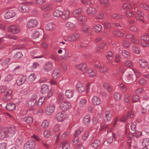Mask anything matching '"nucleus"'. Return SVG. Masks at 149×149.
Returning <instances> with one entry per match:
<instances>
[{"label":"nucleus","instance_id":"nucleus-47","mask_svg":"<svg viewBox=\"0 0 149 149\" xmlns=\"http://www.w3.org/2000/svg\"><path fill=\"white\" fill-rule=\"evenodd\" d=\"M123 56L125 57L129 58L130 57V54L129 52L126 50H124L122 52Z\"/></svg>","mask_w":149,"mask_h":149},{"label":"nucleus","instance_id":"nucleus-5","mask_svg":"<svg viewBox=\"0 0 149 149\" xmlns=\"http://www.w3.org/2000/svg\"><path fill=\"white\" fill-rule=\"evenodd\" d=\"M71 107V105L69 102L65 101L61 103L60 105V108L63 111H66Z\"/></svg>","mask_w":149,"mask_h":149},{"label":"nucleus","instance_id":"nucleus-16","mask_svg":"<svg viewBox=\"0 0 149 149\" xmlns=\"http://www.w3.org/2000/svg\"><path fill=\"white\" fill-rule=\"evenodd\" d=\"M38 96L36 95H33L32 96L30 100L28 102V104L30 107H33L36 102V100Z\"/></svg>","mask_w":149,"mask_h":149},{"label":"nucleus","instance_id":"nucleus-28","mask_svg":"<svg viewBox=\"0 0 149 149\" xmlns=\"http://www.w3.org/2000/svg\"><path fill=\"white\" fill-rule=\"evenodd\" d=\"M7 110L10 111H13L15 110L16 108V104L13 103H9L6 106Z\"/></svg>","mask_w":149,"mask_h":149},{"label":"nucleus","instance_id":"nucleus-20","mask_svg":"<svg viewBox=\"0 0 149 149\" xmlns=\"http://www.w3.org/2000/svg\"><path fill=\"white\" fill-rule=\"evenodd\" d=\"M60 146L62 149H70V145L68 141L65 140L63 141L60 144Z\"/></svg>","mask_w":149,"mask_h":149},{"label":"nucleus","instance_id":"nucleus-12","mask_svg":"<svg viewBox=\"0 0 149 149\" xmlns=\"http://www.w3.org/2000/svg\"><path fill=\"white\" fill-rule=\"evenodd\" d=\"M18 9L20 11L24 13L28 12L30 10V7L27 4L19 6Z\"/></svg>","mask_w":149,"mask_h":149},{"label":"nucleus","instance_id":"nucleus-10","mask_svg":"<svg viewBox=\"0 0 149 149\" xmlns=\"http://www.w3.org/2000/svg\"><path fill=\"white\" fill-rule=\"evenodd\" d=\"M53 5L50 3L44 4L41 6L40 9L41 10L45 11H49L53 9Z\"/></svg>","mask_w":149,"mask_h":149},{"label":"nucleus","instance_id":"nucleus-21","mask_svg":"<svg viewBox=\"0 0 149 149\" xmlns=\"http://www.w3.org/2000/svg\"><path fill=\"white\" fill-rule=\"evenodd\" d=\"M56 27V26L54 23L50 22L47 24L45 28L47 31H51L55 29Z\"/></svg>","mask_w":149,"mask_h":149},{"label":"nucleus","instance_id":"nucleus-57","mask_svg":"<svg viewBox=\"0 0 149 149\" xmlns=\"http://www.w3.org/2000/svg\"><path fill=\"white\" fill-rule=\"evenodd\" d=\"M40 35V33L39 32L36 31L33 34L32 38L33 39H36L38 38Z\"/></svg>","mask_w":149,"mask_h":149},{"label":"nucleus","instance_id":"nucleus-41","mask_svg":"<svg viewBox=\"0 0 149 149\" xmlns=\"http://www.w3.org/2000/svg\"><path fill=\"white\" fill-rule=\"evenodd\" d=\"M59 71L57 69H55L53 71L52 76L54 78H57L59 75Z\"/></svg>","mask_w":149,"mask_h":149},{"label":"nucleus","instance_id":"nucleus-46","mask_svg":"<svg viewBox=\"0 0 149 149\" xmlns=\"http://www.w3.org/2000/svg\"><path fill=\"white\" fill-rule=\"evenodd\" d=\"M49 123L47 120H45L42 124V127L44 129L47 128L49 126Z\"/></svg>","mask_w":149,"mask_h":149},{"label":"nucleus","instance_id":"nucleus-48","mask_svg":"<svg viewBox=\"0 0 149 149\" xmlns=\"http://www.w3.org/2000/svg\"><path fill=\"white\" fill-rule=\"evenodd\" d=\"M113 34L118 37H122L124 35V33L118 30H115L113 32Z\"/></svg>","mask_w":149,"mask_h":149},{"label":"nucleus","instance_id":"nucleus-58","mask_svg":"<svg viewBox=\"0 0 149 149\" xmlns=\"http://www.w3.org/2000/svg\"><path fill=\"white\" fill-rule=\"evenodd\" d=\"M113 139H116L115 136L113 133L112 134V136L109 137L107 139V143H111L113 141Z\"/></svg>","mask_w":149,"mask_h":149},{"label":"nucleus","instance_id":"nucleus-29","mask_svg":"<svg viewBox=\"0 0 149 149\" xmlns=\"http://www.w3.org/2000/svg\"><path fill=\"white\" fill-rule=\"evenodd\" d=\"M82 30L84 32H87L89 33H92L93 32L92 29L87 26H83Z\"/></svg>","mask_w":149,"mask_h":149},{"label":"nucleus","instance_id":"nucleus-25","mask_svg":"<svg viewBox=\"0 0 149 149\" xmlns=\"http://www.w3.org/2000/svg\"><path fill=\"white\" fill-rule=\"evenodd\" d=\"M139 63L140 66L142 68H145L148 65L147 61L143 59H139Z\"/></svg>","mask_w":149,"mask_h":149},{"label":"nucleus","instance_id":"nucleus-39","mask_svg":"<svg viewBox=\"0 0 149 149\" xmlns=\"http://www.w3.org/2000/svg\"><path fill=\"white\" fill-rule=\"evenodd\" d=\"M66 26L70 29H73L76 26L75 24L69 22H68L66 23Z\"/></svg>","mask_w":149,"mask_h":149},{"label":"nucleus","instance_id":"nucleus-15","mask_svg":"<svg viewBox=\"0 0 149 149\" xmlns=\"http://www.w3.org/2000/svg\"><path fill=\"white\" fill-rule=\"evenodd\" d=\"M53 65L52 62H46L43 66V69L46 72H49L52 70L53 68Z\"/></svg>","mask_w":149,"mask_h":149},{"label":"nucleus","instance_id":"nucleus-7","mask_svg":"<svg viewBox=\"0 0 149 149\" xmlns=\"http://www.w3.org/2000/svg\"><path fill=\"white\" fill-rule=\"evenodd\" d=\"M80 35L78 33H74L70 35L68 37V40L71 42H74L79 40Z\"/></svg>","mask_w":149,"mask_h":149},{"label":"nucleus","instance_id":"nucleus-43","mask_svg":"<svg viewBox=\"0 0 149 149\" xmlns=\"http://www.w3.org/2000/svg\"><path fill=\"white\" fill-rule=\"evenodd\" d=\"M23 55L21 52H17L13 56V58L16 60H18L19 58H22Z\"/></svg>","mask_w":149,"mask_h":149},{"label":"nucleus","instance_id":"nucleus-55","mask_svg":"<svg viewBox=\"0 0 149 149\" xmlns=\"http://www.w3.org/2000/svg\"><path fill=\"white\" fill-rule=\"evenodd\" d=\"M45 100V98L44 97H41L37 102V104L39 106L41 105L44 103Z\"/></svg>","mask_w":149,"mask_h":149},{"label":"nucleus","instance_id":"nucleus-8","mask_svg":"<svg viewBox=\"0 0 149 149\" xmlns=\"http://www.w3.org/2000/svg\"><path fill=\"white\" fill-rule=\"evenodd\" d=\"M77 68L81 70L84 74L86 73L87 70V65L86 63H82L77 64L76 65Z\"/></svg>","mask_w":149,"mask_h":149},{"label":"nucleus","instance_id":"nucleus-4","mask_svg":"<svg viewBox=\"0 0 149 149\" xmlns=\"http://www.w3.org/2000/svg\"><path fill=\"white\" fill-rule=\"evenodd\" d=\"M35 141L33 140L27 141L24 144V149H33L35 147Z\"/></svg>","mask_w":149,"mask_h":149},{"label":"nucleus","instance_id":"nucleus-45","mask_svg":"<svg viewBox=\"0 0 149 149\" xmlns=\"http://www.w3.org/2000/svg\"><path fill=\"white\" fill-rule=\"evenodd\" d=\"M133 73V72H130L127 76L128 78L131 81H134L135 79V75Z\"/></svg>","mask_w":149,"mask_h":149},{"label":"nucleus","instance_id":"nucleus-56","mask_svg":"<svg viewBox=\"0 0 149 149\" xmlns=\"http://www.w3.org/2000/svg\"><path fill=\"white\" fill-rule=\"evenodd\" d=\"M124 65L125 66L130 68L132 67L133 63L131 61L128 60L125 62Z\"/></svg>","mask_w":149,"mask_h":149},{"label":"nucleus","instance_id":"nucleus-44","mask_svg":"<svg viewBox=\"0 0 149 149\" xmlns=\"http://www.w3.org/2000/svg\"><path fill=\"white\" fill-rule=\"evenodd\" d=\"M24 120L28 123H31L33 122V118L30 116H26L24 118Z\"/></svg>","mask_w":149,"mask_h":149},{"label":"nucleus","instance_id":"nucleus-42","mask_svg":"<svg viewBox=\"0 0 149 149\" xmlns=\"http://www.w3.org/2000/svg\"><path fill=\"white\" fill-rule=\"evenodd\" d=\"M48 90V86L46 84H44L42 86L40 91L43 94L47 93Z\"/></svg>","mask_w":149,"mask_h":149},{"label":"nucleus","instance_id":"nucleus-32","mask_svg":"<svg viewBox=\"0 0 149 149\" xmlns=\"http://www.w3.org/2000/svg\"><path fill=\"white\" fill-rule=\"evenodd\" d=\"M87 103V100L85 98L81 99L78 103V105L80 107L85 106Z\"/></svg>","mask_w":149,"mask_h":149},{"label":"nucleus","instance_id":"nucleus-49","mask_svg":"<svg viewBox=\"0 0 149 149\" xmlns=\"http://www.w3.org/2000/svg\"><path fill=\"white\" fill-rule=\"evenodd\" d=\"M51 134V131L50 130H46L44 133V136L46 138H49Z\"/></svg>","mask_w":149,"mask_h":149},{"label":"nucleus","instance_id":"nucleus-24","mask_svg":"<svg viewBox=\"0 0 149 149\" xmlns=\"http://www.w3.org/2000/svg\"><path fill=\"white\" fill-rule=\"evenodd\" d=\"M91 119V117L90 115L87 114L83 118V123L84 124L86 125H89Z\"/></svg>","mask_w":149,"mask_h":149},{"label":"nucleus","instance_id":"nucleus-27","mask_svg":"<svg viewBox=\"0 0 149 149\" xmlns=\"http://www.w3.org/2000/svg\"><path fill=\"white\" fill-rule=\"evenodd\" d=\"M63 14L61 15L62 18L64 20H67L70 18V13L68 10H64L62 12Z\"/></svg>","mask_w":149,"mask_h":149},{"label":"nucleus","instance_id":"nucleus-34","mask_svg":"<svg viewBox=\"0 0 149 149\" xmlns=\"http://www.w3.org/2000/svg\"><path fill=\"white\" fill-rule=\"evenodd\" d=\"M62 14V12L61 11L57 9L54 12L53 15L55 17H61Z\"/></svg>","mask_w":149,"mask_h":149},{"label":"nucleus","instance_id":"nucleus-52","mask_svg":"<svg viewBox=\"0 0 149 149\" xmlns=\"http://www.w3.org/2000/svg\"><path fill=\"white\" fill-rule=\"evenodd\" d=\"M114 97L116 100H119L121 99L122 95L119 93L116 92L114 94Z\"/></svg>","mask_w":149,"mask_h":149},{"label":"nucleus","instance_id":"nucleus-2","mask_svg":"<svg viewBox=\"0 0 149 149\" xmlns=\"http://www.w3.org/2000/svg\"><path fill=\"white\" fill-rule=\"evenodd\" d=\"M9 32L13 34H17L20 31V28L19 26L16 25H12L8 28Z\"/></svg>","mask_w":149,"mask_h":149},{"label":"nucleus","instance_id":"nucleus-19","mask_svg":"<svg viewBox=\"0 0 149 149\" xmlns=\"http://www.w3.org/2000/svg\"><path fill=\"white\" fill-rule=\"evenodd\" d=\"M87 13L89 15L93 16L96 14L97 10L93 7H90L87 9Z\"/></svg>","mask_w":149,"mask_h":149},{"label":"nucleus","instance_id":"nucleus-36","mask_svg":"<svg viewBox=\"0 0 149 149\" xmlns=\"http://www.w3.org/2000/svg\"><path fill=\"white\" fill-rule=\"evenodd\" d=\"M82 11V10L81 8L76 9L72 12L73 15L75 17H77L81 14Z\"/></svg>","mask_w":149,"mask_h":149},{"label":"nucleus","instance_id":"nucleus-11","mask_svg":"<svg viewBox=\"0 0 149 149\" xmlns=\"http://www.w3.org/2000/svg\"><path fill=\"white\" fill-rule=\"evenodd\" d=\"M95 67L99 69L101 73H105L109 70V68L106 65L101 66L100 64H96L95 65Z\"/></svg>","mask_w":149,"mask_h":149},{"label":"nucleus","instance_id":"nucleus-54","mask_svg":"<svg viewBox=\"0 0 149 149\" xmlns=\"http://www.w3.org/2000/svg\"><path fill=\"white\" fill-rule=\"evenodd\" d=\"M104 17V15L102 12H99L97 15L95 16L96 19H102Z\"/></svg>","mask_w":149,"mask_h":149},{"label":"nucleus","instance_id":"nucleus-26","mask_svg":"<svg viewBox=\"0 0 149 149\" xmlns=\"http://www.w3.org/2000/svg\"><path fill=\"white\" fill-rule=\"evenodd\" d=\"M74 91L73 90H67L66 91L65 95L68 98H70L73 97Z\"/></svg>","mask_w":149,"mask_h":149},{"label":"nucleus","instance_id":"nucleus-1","mask_svg":"<svg viewBox=\"0 0 149 149\" xmlns=\"http://www.w3.org/2000/svg\"><path fill=\"white\" fill-rule=\"evenodd\" d=\"M13 92V89L12 88H7L3 97V100L5 101H7L11 99Z\"/></svg>","mask_w":149,"mask_h":149},{"label":"nucleus","instance_id":"nucleus-53","mask_svg":"<svg viewBox=\"0 0 149 149\" xmlns=\"http://www.w3.org/2000/svg\"><path fill=\"white\" fill-rule=\"evenodd\" d=\"M106 45H107L105 43H102L96 47V50L98 52H99L100 49H103Z\"/></svg>","mask_w":149,"mask_h":149},{"label":"nucleus","instance_id":"nucleus-59","mask_svg":"<svg viewBox=\"0 0 149 149\" xmlns=\"http://www.w3.org/2000/svg\"><path fill=\"white\" fill-rule=\"evenodd\" d=\"M51 58L52 60L56 61H58L59 60L58 56L55 54H53L51 56Z\"/></svg>","mask_w":149,"mask_h":149},{"label":"nucleus","instance_id":"nucleus-3","mask_svg":"<svg viewBox=\"0 0 149 149\" xmlns=\"http://www.w3.org/2000/svg\"><path fill=\"white\" fill-rule=\"evenodd\" d=\"M55 105L54 104H51L47 106L45 109L46 113L48 115H51L54 112Z\"/></svg>","mask_w":149,"mask_h":149},{"label":"nucleus","instance_id":"nucleus-38","mask_svg":"<svg viewBox=\"0 0 149 149\" xmlns=\"http://www.w3.org/2000/svg\"><path fill=\"white\" fill-rule=\"evenodd\" d=\"M15 76V75H13L11 74H9L6 76L4 81L5 82L10 81L13 79Z\"/></svg>","mask_w":149,"mask_h":149},{"label":"nucleus","instance_id":"nucleus-51","mask_svg":"<svg viewBox=\"0 0 149 149\" xmlns=\"http://www.w3.org/2000/svg\"><path fill=\"white\" fill-rule=\"evenodd\" d=\"M94 28L95 29V32L98 33L102 31V27L101 25L97 24L95 26Z\"/></svg>","mask_w":149,"mask_h":149},{"label":"nucleus","instance_id":"nucleus-35","mask_svg":"<svg viewBox=\"0 0 149 149\" xmlns=\"http://www.w3.org/2000/svg\"><path fill=\"white\" fill-rule=\"evenodd\" d=\"M134 4V8L136 14L141 17H143L144 16V14L140 10H139L138 8L136 6V3H133Z\"/></svg>","mask_w":149,"mask_h":149},{"label":"nucleus","instance_id":"nucleus-6","mask_svg":"<svg viewBox=\"0 0 149 149\" xmlns=\"http://www.w3.org/2000/svg\"><path fill=\"white\" fill-rule=\"evenodd\" d=\"M38 24L37 20L35 19H31L27 22L26 27L27 28L31 29L36 27Z\"/></svg>","mask_w":149,"mask_h":149},{"label":"nucleus","instance_id":"nucleus-30","mask_svg":"<svg viewBox=\"0 0 149 149\" xmlns=\"http://www.w3.org/2000/svg\"><path fill=\"white\" fill-rule=\"evenodd\" d=\"M111 17L114 19H120L124 18L123 15L116 13H112L111 15Z\"/></svg>","mask_w":149,"mask_h":149},{"label":"nucleus","instance_id":"nucleus-31","mask_svg":"<svg viewBox=\"0 0 149 149\" xmlns=\"http://www.w3.org/2000/svg\"><path fill=\"white\" fill-rule=\"evenodd\" d=\"M71 54L68 50H66L65 54L61 56V59L64 60H66L71 57Z\"/></svg>","mask_w":149,"mask_h":149},{"label":"nucleus","instance_id":"nucleus-50","mask_svg":"<svg viewBox=\"0 0 149 149\" xmlns=\"http://www.w3.org/2000/svg\"><path fill=\"white\" fill-rule=\"evenodd\" d=\"M10 58H6L4 59L1 63V65L3 66L7 65L8 63L10 62Z\"/></svg>","mask_w":149,"mask_h":149},{"label":"nucleus","instance_id":"nucleus-13","mask_svg":"<svg viewBox=\"0 0 149 149\" xmlns=\"http://www.w3.org/2000/svg\"><path fill=\"white\" fill-rule=\"evenodd\" d=\"M66 116L63 112H58L56 115V119L59 122L65 120L66 119Z\"/></svg>","mask_w":149,"mask_h":149},{"label":"nucleus","instance_id":"nucleus-37","mask_svg":"<svg viewBox=\"0 0 149 149\" xmlns=\"http://www.w3.org/2000/svg\"><path fill=\"white\" fill-rule=\"evenodd\" d=\"M101 142L100 140H96L91 144V146L94 148H97L100 144Z\"/></svg>","mask_w":149,"mask_h":149},{"label":"nucleus","instance_id":"nucleus-9","mask_svg":"<svg viewBox=\"0 0 149 149\" xmlns=\"http://www.w3.org/2000/svg\"><path fill=\"white\" fill-rule=\"evenodd\" d=\"M5 132H6L7 137L11 138L15 135V132L14 129L11 127H7L5 129Z\"/></svg>","mask_w":149,"mask_h":149},{"label":"nucleus","instance_id":"nucleus-17","mask_svg":"<svg viewBox=\"0 0 149 149\" xmlns=\"http://www.w3.org/2000/svg\"><path fill=\"white\" fill-rule=\"evenodd\" d=\"M16 15V13L14 10L8 11L5 14V17L6 19H9L15 17Z\"/></svg>","mask_w":149,"mask_h":149},{"label":"nucleus","instance_id":"nucleus-23","mask_svg":"<svg viewBox=\"0 0 149 149\" xmlns=\"http://www.w3.org/2000/svg\"><path fill=\"white\" fill-rule=\"evenodd\" d=\"M92 102L95 105L98 106L100 105L101 102V100L99 97L95 96L92 99Z\"/></svg>","mask_w":149,"mask_h":149},{"label":"nucleus","instance_id":"nucleus-60","mask_svg":"<svg viewBox=\"0 0 149 149\" xmlns=\"http://www.w3.org/2000/svg\"><path fill=\"white\" fill-rule=\"evenodd\" d=\"M132 49L133 52L136 54H139L140 53L141 51L138 48L133 46L132 47Z\"/></svg>","mask_w":149,"mask_h":149},{"label":"nucleus","instance_id":"nucleus-63","mask_svg":"<svg viewBox=\"0 0 149 149\" xmlns=\"http://www.w3.org/2000/svg\"><path fill=\"white\" fill-rule=\"evenodd\" d=\"M103 86L109 92L111 91L112 90L111 86L107 83H104L103 85Z\"/></svg>","mask_w":149,"mask_h":149},{"label":"nucleus","instance_id":"nucleus-33","mask_svg":"<svg viewBox=\"0 0 149 149\" xmlns=\"http://www.w3.org/2000/svg\"><path fill=\"white\" fill-rule=\"evenodd\" d=\"M88 73L89 77H93L96 75L97 73L95 70H93L92 68H89L88 70Z\"/></svg>","mask_w":149,"mask_h":149},{"label":"nucleus","instance_id":"nucleus-18","mask_svg":"<svg viewBox=\"0 0 149 149\" xmlns=\"http://www.w3.org/2000/svg\"><path fill=\"white\" fill-rule=\"evenodd\" d=\"M111 114L109 110H107L105 113V115L104 117V120L106 122H108L110 121L111 118Z\"/></svg>","mask_w":149,"mask_h":149},{"label":"nucleus","instance_id":"nucleus-14","mask_svg":"<svg viewBox=\"0 0 149 149\" xmlns=\"http://www.w3.org/2000/svg\"><path fill=\"white\" fill-rule=\"evenodd\" d=\"M76 88V89L80 93L84 92L85 89L84 84L80 82H78L77 84Z\"/></svg>","mask_w":149,"mask_h":149},{"label":"nucleus","instance_id":"nucleus-22","mask_svg":"<svg viewBox=\"0 0 149 149\" xmlns=\"http://www.w3.org/2000/svg\"><path fill=\"white\" fill-rule=\"evenodd\" d=\"M25 81V78L24 76L20 75L19 76L16 81V83L17 85L20 86L24 83Z\"/></svg>","mask_w":149,"mask_h":149},{"label":"nucleus","instance_id":"nucleus-64","mask_svg":"<svg viewBox=\"0 0 149 149\" xmlns=\"http://www.w3.org/2000/svg\"><path fill=\"white\" fill-rule=\"evenodd\" d=\"M140 6L144 10L149 11V6L147 4L145 3H142L140 4Z\"/></svg>","mask_w":149,"mask_h":149},{"label":"nucleus","instance_id":"nucleus-40","mask_svg":"<svg viewBox=\"0 0 149 149\" xmlns=\"http://www.w3.org/2000/svg\"><path fill=\"white\" fill-rule=\"evenodd\" d=\"M64 98V95L62 93H60L56 97V101L58 103H59L63 100Z\"/></svg>","mask_w":149,"mask_h":149},{"label":"nucleus","instance_id":"nucleus-61","mask_svg":"<svg viewBox=\"0 0 149 149\" xmlns=\"http://www.w3.org/2000/svg\"><path fill=\"white\" fill-rule=\"evenodd\" d=\"M100 3L107 7H108L109 4V2L107 0H100Z\"/></svg>","mask_w":149,"mask_h":149},{"label":"nucleus","instance_id":"nucleus-62","mask_svg":"<svg viewBox=\"0 0 149 149\" xmlns=\"http://www.w3.org/2000/svg\"><path fill=\"white\" fill-rule=\"evenodd\" d=\"M119 88L121 91L125 92L127 90L126 86L124 84H121L119 86Z\"/></svg>","mask_w":149,"mask_h":149}]
</instances>
